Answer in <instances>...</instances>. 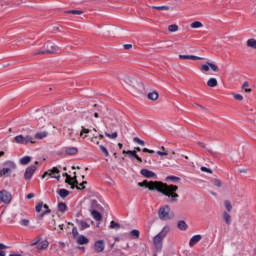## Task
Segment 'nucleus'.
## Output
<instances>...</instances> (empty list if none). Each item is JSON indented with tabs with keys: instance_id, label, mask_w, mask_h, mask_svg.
Wrapping results in <instances>:
<instances>
[{
	"instance_id": "obj_61",
	"label": "nucleus",
	"mask_w": 256,
	"mask_h": 256,
	"mask_svg": "<svg viewBox=\"0 0 256 256\" xmlns=\"http://www.w3.org/2000/svg\"><path fill=\"white\" fill-rule=\"evenodd\" d=\"M0 256H6L5 251H0Z\"/></svg>"
},
{
	"instance_id": "obj_63",
	"label": "nucleus",
	"mask_w": 256,
	"mask_h": 256,
	"mask_svg": "<svg viewBox=\"0 0 256 256\" xmlns=\"http://www.w3.org/2000/svg\"><path fill=\"white\" fill-rule=\"evenodd\" d=\"M59 229H60V231H63V224L59 225Z\"/></svg>"
},
{
	"instance_id": "obj_8",
	"label": "nucleus",
	"mask_w": 256,
	"mask_h": 256,
	"mask_svg": "<svg viewBox=\"0 0 256 256\" xmlns=\"http://www.w3.org/2000/svg\"><path fill=\"white\" fill-rule=\"evenodd\" d=\"M210 69L213 70L214 73L219 72V67L211 62H206L200 66V71L202 73H209Z\"/></svg>"
},
{
	"instance_id": "obj_28",
	"label": "nucleus",
	"mask_w": 256,
	"mask_h": 256,
	"mask_svg": "<svg viewBox=\"0 0 256 256\" xmlns=\"http://www.w3.org/2000/svg\"><path fill=\"white\" fill-rule=\"evenodd\" d=\"M190 27L192 29H201V27H203V23H201L199 21H195V22L190 24Z\"/></svg>"
},
{
	"instance_id": "obj_38",
	"label": "nucleus",
	"mask_w": 256,
	"mask_h": 256,
	"mask_svg": "<svg viewBox=\"0 0 256 256\" xmlns=\"http://www.w3.org/2000/svg\"><path fill=\"white\" fill-rule=\"evenodd\" d=\"M162 151H157V155H159L160 157H165L167 155H169V153L165 150V147H161Z\"/></svg>"
},
{
	"instance_id": "obj_29",
	"label": "nucleus",
	"mask_w": 256,
	"mask_h": 256,
	"mask_svg": "<svg viewBox=\"0 0 256 256\" xmlns=\"http://www.w3.org/2000/svg\"><path fill=\"white\" fill-rule=\"evenodd\" d=\"M208 87H217V79L216 78H210L207 81Z\"/></svg>"
},
{
	"instance_id": "obj_42",
	"label": "nucleus",
	"mask_w": 256,
	"mask_h": 256,
	"mask_svg": "<svg viewBox=\"0 0 256 256\" xmlns=\"http://www.w3.org/2000/svg\"><path fill=\"white\" fill-rule=\"evenodd\" d=\"M105 135H106V137H108V139H117V137H118L117 132H114L112 134L106 132Z\"/></svg>"
},
{
	"instance_id": "obj_52",
	"label": "nucleus",
	"mask_w": 256,
	"mask_h": 256,
	"mask_svg": "<svg viewBox=\"0 0 256 256\" xmlns=\"http://www.w3.org/2000/svg\"><path fill=\"white\" fill-rule=\"evenodd\" d=\"M201 59H203V58L194 56V55H190V60H192V61H201Z\"/></svg>"
},
{
	"instance_id": "obj_32",
	"label": "nucleus",
	"mask_w": 256,
	"mask_h": 256,
	"mask_svg": "<svg viewBox=\"0 0 256 256\" xmlns=\"http://www.w3.org/2000/svg\"><path fill=\"white\" fill-rule=\"evenodd\" d=\"M73 180H70L71 182V189H75V187H79V182L77 181V176L72 177Z\"/></svg>"
},
{
	"instance_id": "obj_39",
	"label": "nucleus",
	"mask_w": 256,
	"mask_h": 256,
	"mask_svg": "<svg viewBox=\"0 0 256 256\" xmlns=\"http://www.w3.org/2000/svg\"><path fill=\"white\" fill-rule=\"evenodd\" d=\"M63 177H66L65 183H68V185H71V181H73V177H71L68 173H64Z\"/></svg>"
},
{
	"instance_id": "obj_23",
	"label": "nucleus",
	"mask_w": 256,
	"mask_h": 256,
	"mask_svg": "<svg viewBox=\"0 0 256 256\" xmlns=\"http://www.w3.org/2000/svg\"><path fill=\"white\" fill-rule=\"evenodd\" d=\"M49 135V132L43 131L35 134V139H45Z\"/></svg>"
},
{
	"instance_id": "obj_58",
	"label": "nucleus",
	"mask_w": 256,
	"mask_h": 256,
	"mask_svg": "<svg viewBox=\"0 0 256 256\" xmlns=\"http://www.w3.org/2000/svg\"><path fill=\"white\" fill-rule=\"evenodd\" d=\"M76 189H85V186L81 185V183H80V184H78V186H76Z\"/></svg>"
},
{
	"instance_id": "obj_24",
	"label": "nucleus",
	"mask_w": 256,
	"mask_h": 256,
	"mask_svg": "<svg viewBox=\"0 0 256 256\" xmlns=\"http://www.w3.org/2000/svg\"><path fill=\"white\" fill-rule=\"evenodd\" d=\"M148 99H150V101H157L159 94L157 92H150L148 93Z\"/></svg>"
},
{
	"instance_id": "obj_34",
	"label": "nucleus",
	"mask_w": 256,
	"mask_h": 256,
	"mask_svg": "<svg viewBox=\"0 0 256 256\" xmlns=\"http://www.w3.org/2000/svg\"><path fill=\"white\" fill-rule=\"evenodd\" d=\"M110 229H116L119 230L121 229V224L115 222V221H111L110 222Z\"/></svg>"
},
{
	"instance_id": "obj_47",
	"label": "nucleus",
	"mask_w": 256,
	"mask_h": 256,
	"mask_svg": "<svg viewBox=\"0 0 256 256\" xmlns=\"http://www.w3.org/2000/svg\"><path fill=\"white\" fill-rule=\"evenodd\" d=\"M167 181H173L174 183L177 181H180L179 177H175V176H168L167 177Z\"/></svg>"
},
{
	"instance_id": "obj_16",
	"label": "nucleus",
	"mask_w": 256,
	"mask_h": 256,
	"mask_svg": "<svg viewBox=\"0 0 256 256\" xmlns=\"http://www.w3.org/2000/svg\"><path fill=\"white\" fill-rule=\"evenodd\" d=\"M177 227L180 231H187V229L189 228L187 222L183 220L178 221Z\"/></svg>"
},
{
	"instance_id": "obj_35",
	"label": "nucleus",
	"mask_w": 256,
	"mask_h": 256,
	"mask_svg": "<svg viewBox=\"0 0 256 256\" xmlns=\"http://www.w3.org/2000/svg\"><path fill=\"white\" fill-rule=\"evenodd\" d=\"M58 209L61 211V213H65V211H67V204L60 202L58 204Z\"/></svg>"
},
{
	"instance_id": "obj_21",
	"label": "nucleus",
	"mask_w": 256,
	"mask_h": 256,
	"mask_svg": "<svg viewBox=\"0 0 256 256\" xmlns=\"http://www.w3.org/2000/svg\"><path fill=\"white\" fill-rule=\"evenodd\" d=\"M91 215L95 221H101V219H103V216H101V213L97 210H92Z\"/></svg>"
},
{
	"instance_id": "obj_1",
	"label": "nucleus",
	"mask_w": 256,
	"mask_h": 256,
	"mask_svg": "<svg viewBox=\"0 0 256 256\" xmlns=\"http://www.w3.org/2000/svg\"><path fill=\"white\" fill-rule=\"evenodd\" d=\"M138 185L139 187H146L149 191H158V193H162V195H165L170 199V203H177V199H179V194H177L179 187L176 185H167L163 182L147 180L139 182Z\"/></svg>"
},
{
	"instance_id": "obj_10",
	"label": "nucleus",
	"mask_w": 256,
	"mask_h": 256,
	"mask_svg": "<svg viewBox=\"0 0 256 256\" xmlns=\"http://www.w3.org/2000/svg\"><path fill=\"white\" fill-rule=\"evenodd\" d=\"M37 170V167H35V165H32L30 167H28L25 171L24 177L27 181H30V179L33 178V175L35 173V171Z\"/></svg>"
},
{
	"instance_id": "obj_60",
	"label": "nucleus",
	"mask_w": 256,
	"mask_h": 256,
	"mask_svg": "<svg viewBox=\"0 0 256 256\" xmlns=\"http://www.w3.org/2000/svg\"><path fill=\"white\" fill-rule=\"evenodd\" d=\"M140 141H141V139H139L138 137H135V138H134V142H135V143H138V145H139Z\"/></svg>"
},
{
	"instance_id": "obj_7",
	"label": "nucleus",
	"mask_w": 256,
	"mask_h": 256,
	"mask_svg": "<svg viewBox=\"0 0 256 256\" xmlns=\"http://www.w3.org/2000/svg\"><path fill=\"white\" fill-rule=\"evenodd\" d=\"M15 142L20 145H28V143H35V141L33 140V136L31 135H18L15 137Z\"/></svg>"
},
{
	"instance_id": "obj_15",
	"label": "nucleus",
	"mask_w": 256,
	"mask_h": 256,
	"mask_svg": "<svg viewBox=\"0 0 256 256\" xmlns=\"http://www.w3.org/2000/svg\"><path fill=\"white\" fill-rule=\"evenodd\" d=\"M77 225L81 231H85V229H89V227H91V225L85 220H78Z\"/></svg>"
},
{
	"instance_id": "obj_9",
	"label": "nucleus",
	"mask_w": 256,
	"mask_h": 256,
	"mask_svg": "<svg viewBox=\"0 0 256 256\" xmlns=\"http://www.w3.org/2000/svg\"><path fill=\"white\" fill-rule=\"evenodd\" d=\"M11 193L2 190L0 191V203H4L5 205H9V203H11Z\"/></svg>"
},
{
	"instance_id": "obj_33",
	"label": "nucleus",
	"mask_w": 256,
	"mask_h": 256,
	"mask_svg": "<svg viewBox=\"0 0 256 256\" xmlns=\"http://www.w3.org/2000/svg\"><path fill=\"white\" fill-rule=\"evenodd\" d=\"M58 193H59L60 197H63V198L69 197V190H67V189H60L58 191Z\"/></svg>"
},
{
	"instance_id": "obj_4",
	"label": "nucleus",
	"mask_w": 256,
	"mask_h": 256,
	"mask_svg": "<svg viewBox=\"0 0 256 256\" xmlns=\"http://www.w3.org/2000/svg\"><path fill=\"white\" fill-rule=\"evenodd\" d=\"M17 169V164L13 161H6L3 163V168L0 170V177H11L13 171Z\"/></svg>"
},
{
	"instance_id": "obj_54",
	"label": "nucleus",
	"mask_w": 256,
	"mask_h": 256,
	"mask_svg": "<svg viewBox=\"0 0 256 256\" xmlns=\"http://www.w3.org/2000/svg\"><path fill=\"white\" fill-rule=\"evenodd\" d=\"M91 142L95 143L96 145H99V140H97V137H92Z\"/></svg>"
},
{
	"instance_id": "obj_17",
	"label": "nucleus",
	"mask_w": 256,
	"mask_h": 256,
	"mask_svg": "<svg viewBox=\"0 0 256 256\" xmlns=\"http://www.w3.org/2000/svg\"><path fill=\"white\" fill-rule=\"evenodd\" d=\"M223 221L226 222V225H231V214L227 211H224L222 214Z\"/></svg>"
},
{
	"instance_id": "obj_37",
	"label": "nucleus",
	"mask_w": 256,
	"mask_h": 256,
	"mask_svg": "<svg viewBox=\"0 0 256 256\" xmlns=\"http://www.w3.org/2000/svg\"><path fill=\"white\" fill-rule=\"evenodd\" d=\"M99 149H100L101 153H103L104 157H109V151L107 150V148L105 146L100 145Z\"/></svg>"
},
{
	"instance_id": "obj_26",
	"label": "nucleus",
	"mask_w": 256,
	"mask_h": 256,
	"mask_svg": "<svg viewBox=\"0 0 256 256\" xmlns=\"http://www.w3.org/2000/svg\"><path fill=\"white\" fill-rule=\"evenodd\" d=\"M247 46L251 49H256V40L251 38L247 40Z\"/></svg>"
},
{
	"instance_id": "obj_3",
	"label": "nucleus",
	"mask_w": 256,
	"mask_h": 256,
	"mask_svg": "<svg viewBox=\"0 0 256 256\" xmlns=\"http://www.w3.org/2000/svg\"><path fill=\"white\" fill-rule=\"evenodd\" d=\"M59 52V47L51 42L44 44L34 55H53Z\"/></svg>"
},
{
	"instance_id": "obj_57",
	"label": "nucleus",
	"mask_w": 256,
	"mask_h": 256,
	"mask_svg": "<svg viewBox=\"0 0 256 256\" xmlns=\"http://www.w3.org/2000/svg\"><path fill=\"white\" fill-rule=\"evenodd\" d=\"M133 47V45H131V44H125L124 45V49H131Z\"/></svg>"
},
{
	"instance_id": "obj_62",
	"label": "nucleus",
	"mask_w": 256,
	"mask_h": 256,
	"mask_svg": "<svg viewBox=\"0 0 256 256\" xmlns=\"http://www.w3.org/2000/svg\"><path fill=\"white\" fill-rule=\"evenodd\" d=\"M139 145H145V141L140 140Z\"/></svg>"
},
{
	"instance_id": "obj_50",
	"label": "nucleus",
	"mask_w": 256,
	"mask_h": 256,
	"mask_svg": "<svg viewBox=\"0 0 256 256\" xmlns=\"http://www.w3.org/2000/svg\"><path fill=\"white\" fill-rule=\"evenodd\" d=\"M233 97L236 101H243V95L241 94H233Z\"/></svg>"
},
{
	"instance_id": "obj_18",
	"label": "nucleus",
	"mask_w": 256,
	"mask_h": 256,
	"mask_svg": "<svg viewBox=\"0 0 256 256\" xmlns=\"http://www.w3.org/2000/svg\"><path fill=\"white\" fill-rule=\"evenodd\" d=\"M47 247H49V242L47 240L38 242V245H37L38 251H43V249H47Z\"/></svg>"
},
{
	"instance_id": "obj_6",
	"label": "nucleus",
	"mask_w": 256,
	"mask_h": 256,
	"mask_svg": "<svg viewBox=\"0 0 256 256\" xmlns=\"http://www.w3.org/2000/svg\"><path fill=\"white\" fill-rule=\"evenodd\" d=\"M60 171L57 167H53L51 170L44 172L42 175V179L45 177H51V179H57L58 181L61 179Z\"/></svg>"
},
{
	"instance_id": "obj_44",
	"label": "nucleus",
	"mask_w": 256,
	"mask_h": 256,
	"mask_svg": "<svg viewBox=\"0 0 256 256\" xmlns=\"http://www.w3.org/2000/svg\"><path fill=\"white\" fill-rule=\"evenodd\" d=\"M67 13H71L72 15H83V11L81 10H69Z\"/></svg>"
},
{
	"instance_id": "obj_14",
	"label": "nucleus",
	"mask_w": 256,
	"mask_h": 256,
	"mask_svg": "<svg viewBox=\"0 0 256 256\" xmlns=\"http://www.w3.org/2000/svg\"><path fill=\"white\" fill-rule=\"evenodd\" d=\"M201 239H203V237H202L201 235H199V234L194 235V236L190 239V241H189V246H190V247H195V244H196V243H199V241H201Z\"/></svg>"
},
{
	"instance_id": "obj_59",
	"label": "nucleus",
	"mask_w": 256,
	"mask_h": 256,
	"mask_svg": "<svg viewBox=\"0 0 256 256\" xmlns=\"http://www.w3.org/2000/svg\"><path fill=\"white\" fill-rule=\"evenodd\" d=\"M3 249H7V246H5V244L0 243V251L3 250Z\"/></svg>"
},
{
	"instance_id": "obj_19",
	"label": "nucleus",
	"mask_w": 256,
	"mask_h": 256,
	"mask_svg": "<svg viewBox=\"0 0 256 256\" xmlns=\"http://www.w3.org/2000/svg\"><path fill=\"white\" fill-rule=\"evenodd\" d=\"M66 155H77L79 153V150L77 147H68L65 149Z\"/></svg>"
},
{
	"instance_id": "obj_27",
	"label": "nucleus",
	"mask_w": 256,
	"mask_h": 256,
	"mask_svg": "<svg viewBox=\"0 0 256 256\" xmlns=\"http://www.w3.org/2000/svg\"><path fill=\"white\" fill-rule=\"evenodd\" d=\"M20 163H21V165H29V163H31V157L25 156V157L21 158Z\"/></svg>"
},
{
	"instance_id": "obj_2",
	"label": "nucleus",
	"mask_w": 256,
	"mask_h": 256,
	"mask_svg": "<svg viewBox=\"0 0 256 256\" xmlns=\"http://www.w3.org/2000/svg\"><path fill=\"white\" fill-rule=\"evenodd\" d=\"M171 231L169 226H164L160 233L153 238V247L158 253L163 249V240L167 237V234Z\"/></svg>"
},
{
	"instance_id": "obj_31",
	"label": "nucleus",
	"mask_w": 256,
	"mask_h": 256,
	"mask_svg": "<svg viewBox=\"0 0 256 256\" xmlns=\"http://www.w3.org/2000/svg\"><path fill=\"white\" fill-rule=\"evenodd\" d=\"M87 133H91V130L85 127H82V131L80 132V137H83V139L87 138Z\"/></svg>"
},
{
	"instance_id": "obj_11",
	"label": "nucleus",
	"mask_w": 256,
	"mask_h": 256,
	"mask_svg": "<svg viewBox=\"0 0 256 256\" xmlns=\"http://www.w3.org/2000/svg\"><path fill=\"white\" fill-rule=\"evenodd\" d=\"M94 251L96 253H103L105 251V241L103 240H98L94 244Z\"/></svg>"
},
{
	"instance_id": "obj_55",
	"label": "nucleus",
	"mask_w": 256,
	"mask_h": 256,
	"mask_svg": "<svg viewBox=\"0 0 256 256\" xmlns=\"http://www.w3.org/2000/svg\"><path fill=\"white\" fill-rule=\"evenodd\" d=\"M143 153H155L154 150H149L148 148H143Z\"/></svg>"
},
{
	"instance_id": "obj_36",
	"label": "nucleus",
	"mask_w": 256,
	"mask_h": 256,
	"mask_svg": "<svg viewBox=\"0 0 256 256\" xmlns=\"http://www.w3.org/2000/svg\"><path fill=\"white\" fill-rule=\"evenodd\" d=\"M45 207V204H43V202H38L35 209L37 213H41V211H43Z\"/></svg>"
},
{
	"instance_id": "obj_51",
	"label": "nucleus",
	"mask_w": 256,
	"mask_h": 256,
	"mask_svg": "<svg viewBox=\"0 0 256 256\" xmlns=\"http://www.w3.org/2000/svg\"><path fill=\"white\" fill-rule=\"evenodd\" d=\"M41 241V238H37L36 240H33L30 242V246L34 247V245H39V242Z\"/></svg>"
},
{
	"instance_id": "obj_49",
	"label": "nucleus",
	"mask_w": 256,
	"mask_h": 256,
	"mask_svg": "<svg viewBox=\"0 0 256 256\" xmlns=\"http://www.w3.org/2000/svg\"><path fill=\"white\" fill-rule=\"evenodd\" d=\"M20 225H24V227H29V220L28 219H22L20 221Z\"/></svg>"
},
{
	"instance_id": "obj_30",
	"label": "nucleus",
	"mask_w": 256,
	"mask_h": 256,
	"mask_svg": "<svg viewBox=\"0 0 256 256\" xmlns=\"http://www.w3.org/2000/svg\"><path fill=\"white\" fill-rule=\"evenodd\" d=\"M168 31H170V33H177V31H179V26H177V24H172L168 26Z\"/></svg>"
},
{
	"instance_id": "obj_41",
	"label": "nucleus",
	"mask_w": 256,
	"mask_h": 256,
	"mask_svg": "<svg viewBox=\"0 0 256 256\" xmlns=\"http://www.w3.org/2000/svg\"><path fill=\"white\" fill-rule=\"evenodd\" d=\"M242 89H244L246 93H251V89L249 88V82L245 81L242 85Z\"/></svg>"
},
{
	"instance_id": "obj_5",
	"label": "nucleus",
	"mask_w": 256,
	"mask_h": 256,
	"mask_svg": "<svg viewBox=\"0 0 256 256\" xmlns=\"http://www.w3.org/2000/svg\"><path fill=\"white\" fill-rule=\"evenodd\" d=\"M158 217L161 219V221H171V219L175 217V214L171 212L169 205H164L159 208Z\"/></svg>"
},
{
	"instance_id": "obj_48",
	"label": "nucleus",
	"mask_w": 256,
	"mask_h": 256,
	"mask_svg": "<svg viewBox=\"0 0 256 256\" xmlns=\"http://www.w3.org/2000/svg\"><path fill=\"white\" fill-rule=\"evenodd\" d=\"M200 170L203 171V173H210V174L213 173V170H211V169H209V168H207L205 166H202L200 168Z\"/></svg>"
},
{
	"instance_id": "obj_56",
	"label": "nucleus",
	"mask_w": 256,
	"mask_h": 256,
	"mask_svg": "<svg viewBox=\"0 0 256 256\" xmlns=\"http://www.w3.org/2000/svg\"><path fill=\"white\" fill-rule=\"evenodd\" d=\"M33 197H35L34 193H30L26 196V199H33Z\"/></svg>"
},
{
	"instance_id": "obj_25",
	"label": "nucleus",
	"mask_w": 256,
	"mask_h": 256,
	"mask_svg": "<svg viewBox=\"0 0 256 256\" xmlns=\"http://www.w3.org/2000/svg\"><path fill=\"white\" fill-rule=\"evenodd\" d=\"M224 206H225V209L228 213H231V211H233V205H231V201L225 200L224 201Z\"/></svg>"
},
{
	"instance_id": "obj_12",
	"label": "nucleus",
	"mask_w": 256,
	"mask_h": 256,
	"mask_svg": "<svg viewBox=\"0 0 256 256\" xmlns=\"http://www.w3.org/2000/svg\"><path fill=\"white\" fill-rule=\"evenodd\" d=\"M122 153L129 155V157H134V159H137V161L139 163H143V159H141V157H139V155H137L136 151H131V150L126 151V150H123Z\"/></svg>"
},
{
	"instance_id": "obj_53",
	"label": "nucleus",
	"mask_w": 256,
	"mask_h": 256,
	"mask_svg": "<svg viewBox=\"0 0 256 256\" xmlns=\"http://www.w3.org/2000/svg\"><path fill=\"white\" fill-rule=\"evenodd\" d=\"M179 59H191V55H179Z\"/></svg>"
},
{
	"instance_id": "obj_46",
	"label": "nucleus",
	"mask_w": 256,
	"mask_h": 256,
	"mask_svg": "<svg viewBox=\"0 0 256 256\" xmlns=\"http://www.w3.org/2000/svg\"><path fill=\"white\" fill-rule=\"evenodd\" d=\"M213 185L218 188L223 187V183L220 180H214Z\"/></svg>"
},
{
	"instance_id": "obj_13",
	"label": "nucleus",
	"mask_w": 256,
	"mask_h": 256,
	"mask_svg": "<svg viewBox=\"0 0 256 256\" xmlns=\"http://www.w3.org/2000/svg\"><path fill=\"white\" fill-rule=\"evenodd\" d=\"M140 173L143 177H146V179H153V177H155V172L149 169H142Z\"/></svg>"
},
{
	"instance_id": "obj_40",
	"label": "nucleus",
	"mask_w": 256,
	"mask_h": 256,
	"mask_svg": "<svg viewBox=\"0 0 256 256\" xmlns=\"http://www.w3.org/2000/svg\"><path fill=\"white\" fill-rule=\"evenodd\" d=\"M130 235H131V237H134V239H139V235H140L139 230H137V229L132 230L130 232Z\"/></svg>"
},
{
	"instance_id": "obj_43",
	"label": "nucleus",
	"mask_w": 256,
	"mask_h": 256,
	"mask_svg": "<svg viewBox=\"0 0 256 256\" xmlns=\"http://www.w3.org/2000/svg\"><path fill=\"white\" fill-rule=\"evenodd\" d=\"M158 11H169V6H154Z\"/></svg>"
},
{
	"instance_id": "obj_22",
	"label": "nucleus",
	"mask_w": 256,
	"mask_h": 256,
	"mask_svg": "<svg viewBox=\"0 0 256 256\" xmlns=\"http://www.w3.org/2000/svg\"><path fill=\"white\" fill-rule=\"evenodd\" d=\"M43 212L39 215L40 219H43L47 213H51V209H49V206L47 204H44Z\"/></svg>"
},
{
	"instance_id": "obj_45",
	"label": "nucleus",
	"mask_w": 256,
	"mask_h": 256,
	"mask_svg": "<svg viewBox=\"0 0 256 256\" xmlns=\"http://www.w3.org/2000/svg\"><path fill=\"white\" fill-rule=\"evenodd\" d=\"M72 235H73L74 239H78V237H79V231L77 230L76 227H74V228L72 229Z\"/></svg>"
},
{
	"instance_id": "obj_64",
	"label": "nucleus",
	"mask_w": 256,
	"mask_h": 256,
	"mask_svg": "<svg viewBox=\"0 0 256 256\" xmlns=\"http://www.w3.org/2000/svg\"><path fill=\"white\" fill-rule=\"evenodd\" d=\"M94 117H95L96 119H98V118H99V114H98V113H94Z\"/></svg>"
},
{
	"instance_id": "obj_20",
	"label": "nucleus",
	"mask_w": 256,
	"mask_h": 256,
	"mask_svg": "<svg viewBox=\"0 0 256 256\" xmlns=\"http://www.w3.org/2000/svg\"><path fill=\"white\" fill-rule=\"evenodd\" d=\"M76 241L78 245H87V243H89V239H87V237L84 235H80Z\"/></svg>"
}]
</instances>
